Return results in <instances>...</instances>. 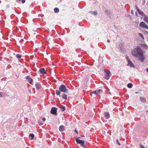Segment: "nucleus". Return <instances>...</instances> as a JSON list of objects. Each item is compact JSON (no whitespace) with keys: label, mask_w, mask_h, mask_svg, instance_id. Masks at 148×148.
Returning a JSON list of instances; mask_svg holds the SVG:
<instances>
[{"label":"nucleus","mask_w":148,"mask_h":148,"mask_svg":"<svg viewBox=\"0 0 148 148\" xmlns=\"http://www.w3.org/2000/svg\"><path fill=\"white\" fill-rule=\"evenodd\" d=\"M15 56L17 58H21L22 56L21 55H20L18 54H17Z\"/></svg>","instance_id":"obj_22"},{"label":"nucleus","mask_w":148,"mask_h":148,"mask_svg":"<svg viewBox=\"0 0 148 148\" xmlns=\"http://www.w3.org/2000/svg\"><path fill=\"white\" fill-rule=\"evenodd\" d=\"M102 90L101 89H99L98 90H96L95 91H93L91 92L90 94V95L92 96H93V94H94L95 95H97L98 93H100V92H102Z\"/></svg>","instance_id":"obj_6"},{"label":"nucleus","mask_w":148,"mask_h":148,"mask_svg":"<svg viewBox=\"0 0 148 148\" xmlns=\"http://www.w3.org/2000/svg\"><path fill=\"white\" fill-rule=\"evenodd\" d=\"M2 37V36L1 33V32H0V40L1 39V38Z\"/></svg>","instance_id":"obj_29"},{"label":"nucleus","mask_w":148,"mask_h":148,"mask_svg":"<svg viewBox=\"0 0 148 148\" xmlns=\"http://www.w3.org/2000/svg\"><path fill=\"white\" fill-rule=\"evenodd\" d=\"M64 127L63 125H61L59 127V131L60 132H62L64 130Z\"/></svg>","instance_id":"obj_15"},{"label":"nucleus","mask_w":148,"mask_h":148,"mask_svg":"<svg viewBox=\"0 0 148 148\" xmlns=\"http://www.w3.org/2000/svg\"><path fill=\"white\" fill-rule=\"evenodd\" d=\"M145 34H148V32H147V31H145Z\"/></svg>","instance_id":"obj_31"},{"label":"nucleus","mask_w":148,"mask_h":148,"mask_svg":"<svg viewBox=\"0 0 148 148\" xmlns=\"http://www.w3.org/2000/svg\"><path fill=\"white\" fill-rule=\"evenodd\" d=\"M54 12L55 13H57L59 12V9L58 8H56L54 9Z\"/></svg>","instance_id":"obj_18"},{"label":"nucleus","mask_w":148,"mask_h":148,"mask_svg":"<svg viewBox=\"0 0 148 148\" xmlns=\"http://www.w3.org/2000/svg\"><path fill=\"white\" fill-rule=\"evenodd\" d=\"M90 13H92L94 15H97V12H92L90 11Z\"/></svg>","instance_id":"obj_24"},{"label":"nucleus","mask_w":148,"mask_h":148,"mask_svg":"<svg viewBox=\"0 0 148 148\" xmlns=\"http://www.w3.org/2000/svg\"><path fill=\"white\" fill-rule=\"evenodd\" d=\"M71 148L70 147V148Z\"/></svg>","instance_id":"obj_38"},{"label":"nucleus","mask_w":148,"mask_h":148,"mask_svg":"<svg viewBox=\"0 0 148 148\" xmlns=\"http://www.w3.org/2000/svg\"><path fill=\"white\" fill-rule=\"evenodd\" d=\"M116 143L117 144L119 145H121V144L120 143H119V141L118 140V139H117L116 140Z\"/></svg>","instance_id":"obj_25"},{"label":"nucleus","mask_w":148,"mask_h":148,"mask_svg":"<svg viewBox=\"0 0 148 148\" xmlns=\"http://www.w3.org/2000/svg\"><path fill=\"white\" fill-rule=\"evenodd\" d=\"M29 137L30 139L32 140L34 137V135L33 134L30 133L29 134Z\"/></svg>","instance_id":"obj_17"},{"label":"nucleus","mask_w":148,"mask_h":148,"mask_svg":"<svg viewBox=\"0 0 148 148\" xmlns=\"http://www.w3.org/2000/svg\"><path fill=\"white\" fill-rule=\"evenodd\" d=\"M143 20L147 23H148V16L145 15L144 16Z\"/></svg>","instance_id":"obj_14"},{"label":"nucleus","mask_w":148,"mask_h":148,"mask_svg":"<svg viewBox=\"0 0 148 148\" xmlns=\"http://www.w3.org/2000/svg\"><path fill=\"white\" fill-rule=\"evenodd\" d=\"M80 138V137H78L76 139V141L77 144H80L82 147L84 146L85 141L84 140H81L79 139Z\"/></svg>","instance_id":"obj_3"},{"label":"nucleus","mask_w":148,"mask_h":148,"mask_svg":"<svg viewBox=\"0 0 148 148\" xmlns=\"http://www.w3.org/2000/svg\"><path fill=\"white\" fill-rule=\"evenodd\" d=\"M60 110L62 111L63 112L66 110L65 107L63 105H61L59 107Z\"/></svg>","instance_id":"obj_13"},{"label":"nucleus","mask_w":148,"mask_h":148,"mask_svg":"<svg viewBox=\"0 0 148 148\" xmlns=\"http://www.w3.org/2000/svg\"><path fill=\"white\" fill-rule=\"evenodd\" d=\"M2 97V93L0 92V97Z\"/></svg>","instance_id":"obj_30"},{"label":"nucleus","mask_w":148,"mask_h":148,"mask_svg":"<svg viewBox=\"0 0 148 148\" xmlns=\"http://www.w3.org/2000/svg\"><path fill=\"white\" fill-rule=\"evenodd\" d=\"M127 65H129L131 67H134V65L132 62L131 61H129V62H128Z\"/></svg>","instance_id":"obj_16"},{"label":"nucleus","mask_w":148,"mask_h":148,"mask_svg":"<svg viewBox=\"0 0 148 148\" xmlns=\"http://www.w3.org/2000/svg\"><path fill=\"white\" fill-rule=\"evenodd\" d=\"M20 1H21L23 3H24L25 2V0H19Z\"/></svg>","instance_id":"obj_27"},{"label":"nucleus","mask_w":148,"mask_h":148,"mask_svg":"<svg viewBox=\"0 0 148 148\" xmlns=\"http://www.w3.org/2000/svg\"><path fill=\"white\" fill-rule=\"evenodd\" d=\"M25 148H29V147H26Z\"/></svg>","instance_id":"obj_37"},{"label":"nucleus","mask_w":148,"mask_h":148,"mask_svg":"<svg viewBox=\"0 0 148 148\" xmlns=\"http://www.w3.org/2000/svg\"><path fill=\"white\" fill-rule=\"evenodd\" d=\"M107 42H110V40H107Z\"/></svg>","instance_id":"obj_35"},{"label":"nucleus","mask_w":148,"mask_h":148,"mask_svg":"<svg viewBox=\"0 0 148 148\" xmlns=\"http://www.w3.org/2000/svg\"><path fill=\"white\" fill-rule=\"evenodd\" d=\"M135 6H136V9L137 11H138V10H139V9L138 8L137 5H136Z\"/></svg>","instance_id":"obj_32"},{"label":"nucleus","mask_w":148,"mask_h":148,"mask_svg":"<svg viewBox=\"0 0 148 148\" xmlns=\"http://www.w3.org/2000/svg\"><path fill=\"white\" fill-rule=\"evenodd\" d=\"M26 79L28 81V82L30 84H32L33 80L32 79L30 78L29 76H27L26 77Z\"/></svg>","instance_id":"obj_10"},{"label":"nucleus","mask_w":148,"mask_h":148,"mask_svg":"<svg viewBox=\"0 0 148 148\" xmlns=\"http://www.w3.org/2000/svg\"><path fill=\"white\" fill-rule=\"evenodd\" d=\"M74 131L76 132L77 133V131L76 130H74Z\"/></svg>","instance_id":"obj_34"},{"label":"nucleus","mask_w":148,"mask_h":148,"mask_svg":"<svg viewBox=\"0 0 148 148\" xmlns=\"http://www.w3.org/2000/svg\"><path fill=\"white\" fill-rule=\"evenodd\" d=\"M132 55L134 57L138 58L142 62L144 61L145 57L141 49L138 46L133 50L131 52Z\"/></svg>","instance_id":"obj_1"},{"label":"nucleus","mask_w":148,"mask_h":148,"mask_svg":"<svg viewBox=\"0 0 148 148\" xmlns=\"http://www.w3.org/2000/svg\"><path fill=\"white\" fill-rule=\"evenodd\" d=\"M137 11H138V13L140 14L143 15L144 14L143 12H142V11L140 10H138Z\"/></svg>","instance_id":"obj_20"},{"label":"nucleus","mask_w":148,"mask_h":148,"mask_svg":"<svg viewBox=\"0 0 148 148\" xmlns=\"http://www.w3.org/2000/svg\"><path fill=\"white\" fill-rule=\"evenodd\" d=\"M140 100L141 101H142V102H144L146 101V99L145 98H143V97H140Z\"/></svg>","instance_id":"obj_19"},{"label":"nucleus","mask_w":148,"mask_h":148,"mask_svg":"<svg viewBox=\"0 0 148 148\" xmlns=\"http://www.w3.org/2000/svg\"><path fill=\"white\" fill-rule=\"evenodd\" d=\"M139 93V92H135V93H136V94H137V93Z\"/></svg>","instance_id":"obj_36"},{"label":"nucleus","mask_w":148,"mask_h":148,"mask_svg":"<svg viewBox=\"0 0 148 148\" xmlns=\"http://www.w3.org/2000/svg\"><path fill=\"white\" fill-rule=\"evenodd\" d=\"M110 73V71L108 70L106 71L105 76V78L106 79L108 80L109 79Z\"/></svg>","instance_id":"obj_7"},{"label":"nucleus","mask_w":148,"mask_h":148,"mask_svg":"<svg viewBox=\"0 0 148 148\" xmlns=\"http://www.w3.org/2000/svg\"><path fill=\"white\" fill-rule=\"evenodd\" d=\"M140 146L141 148H145V147L143 145H141V144L140 145Z\"/></svg>","instance_id":"obj_28"},{"label":"nucleus","mask_w":148,"mask_h":148,"mask_svg":"<svg viewBox=\"0 0 148 148\" xmlns=\"http://www.w3.org/2000/svg\"><path fill=\"white\" fill-rule=\"evenodd\" d=\"M139 35L143 39H144V37L143 36V35L141 33H139Z\"/></svg>","instance_id":"obj_23"},{"label":"nucleus","mask_w":148,"mask_h":148,"mask_svg":"<svg viewBox=\"0 0 148 148\" xmlns=\"http://www.w3.org/2000/svg\"><path fill=\"white\" fill-rule=\"evenodd\" d=\"M46 120V119L45 118H43L42 119V120L43 121H45Z\"/></svg>","instance_id":"obj_33"},{"label":"nucleus","mask_w":148,"mask_h":148,"mask_svg":"<svg viewBox=\"0 0 148 148\" xmlns=\"http://www.w3.org/2000/svg\"><path fill=\"white\" fill-rule=\"evenodd\" d=\"M59 89V90H56V94L57 95H60L61 94L60 92L64 93H67L68 90V89L66 88V86L64 84H62L60 86Z\"/></svg>","instance_id":"obj_2"},{"label":"nucleus","mask_w":148,"mask_h":148,"mask_svg":"<svg viewBox=\"0 0 148 148\" xmlns=\"http://www.w3.org/2000/svg\"><path fill=\"white\" fill-rule=\"evenodd\" d=\"M126 59L127 62H128L129 61H130V58L128 57H127L126 58Z\"/></svg>","instance_id":"obj_26"},{"label":"nucleus","mask_w":148,"mask_h":148,"mask_svg":"<svg viewBox=\"0 0 148 148\" xmlns=\"http://www.w3.org/2000/svg\"><path fill=\"white\" fill-rule=\"evenodd\" d=\"M132 83H130L127 84V86L129 88H131L132 86Z\"/></svg>","instance_id":"obj_21"},{"label":"nucleus","mask_w":148,"mask_h":148,"mask_svg":"<svg viewBox=\"0 0 148 148\" xmlns=\"http://www.w3.org/2000/svg\"><path fill=\"white\" fill-rule=\"evenodd\" d=\"M67 95H66L64 93L61 96V97L63 99L65 100H66L67 99Z\"/></svg>","instance_id":"obj_12"},{"label":"nucleus","mask_w":148,"mask_h":148,"mask_svg":"<svg viewBox=\"0 0 148 148\" xmlns=\"http://www.w3.org/2000/svg\"><path fill=\"white\" fill-rule=\"evenodd\" d=\"M57 108L55 107H52L50 111L51 113L55 115H56L57 114Z\"/></svg>","instance_id":"obj_5"},{"label":"nucleus","mask_w":148,"mask_h":148,"mask_svg":"<svg viewBox=\"0 0 148 148\" xmlns=\"http://www.w3.org/2000/svg\"><path fill=\"white\" fill-rule=\"evenodd\" d=\"M104 116L106 118L108 119L110 118V115L107 112H105L104 113Z\"/></svg>","instance_id":"obj_11"},{"label":"nucleus","mask_w":148,"mask_h":148,"mask_svg":"<svg viewBox=\"0 0 148 148\" xmlns=\"http://www.w3.org/2000/svg\"><path fill=\"white\" fill-rule=\"evenodd\" d=\"M39 73L40 74H45L47 73L45 71V69L44 68L40 69L39 71Z\"/></svg>","instance_id":"obj_8"},{"label":"nucleus","mask_w":148,"mask_h":148,"mask_svg":"<svg viewBox=\"0 0 148 148\" xmlns=\"http://www.w3.org/2000/svg\"><path fill=\"white\" fill-rule=\"evenodd\" d=\"M139 25L142 27L148 29V25H147L144 22H140Z\"/></svg>","instance_id":"obj_4"},{"label":"nucleus","mask_w":148,"mask_h":148,"mask_svg":"<svg viewBox=\"0 0 148 148\" xmlns=\"http://www.w3.org/2000/svg\"><path fill=\"white\" fill-rule=\"evenodd\" d=\"M35 87L36 89L38 90L41 88V85L39 83H37L35 84Z\"/></svg>","instance_id":"obj_9"}]
</instances>
